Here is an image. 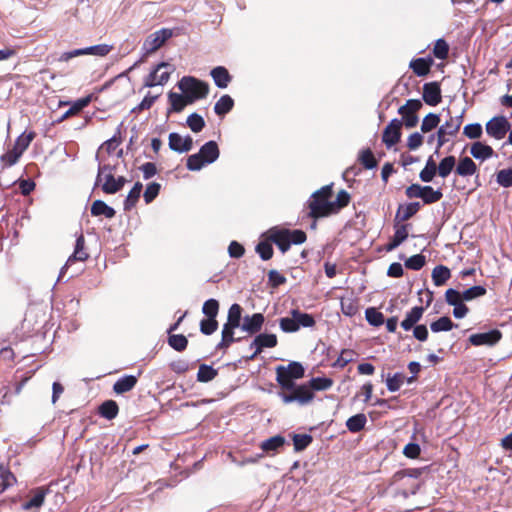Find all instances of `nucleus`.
Here are the masks:
<instances>
[{
    "label": "nucleus",
    "instance_id": "obj_7",
    "mask_svg": "<svg viewBox=\"0 0 512 512\" xmlns=\"http://www.w3.org/2000/svg\"><path fill=\"white\" fill-rule=\"evenodd\" d=\"M304 376V367L299 362H291L287 366H278L276 368V380L281 389H291L294 387V380Z\"/></svg>",
    "mask_w": 512,
    "mask_h": 512
},
{
    "label": "nucleus",
    "instance_id": "obj_29",
    "mask_svg": "<svg viewBox=\"0 0 512 512\" xmlns=\"http://www.w3.org/2000/svg\"><path fill=\"white\" fill-rule=\"evenodd\" d=\"M91 214L92 216H104L108 219H112L116 211L108 206L104 201L102 200H95L91 205Z\"/></svg>",
    "mask_w": 512,
    "mask_h": 512
},
{
    "label": "nucleus",
    "instance_id": "obj_37",
    "mask_svg": "<svg viewBox=\"0 0 512 512\" xmlns=\"http://www.w3.org/2000/svg\"><path fill=\"white\" fill-rule=\"evenodd\" d=\"M119 408L114 400H107L99 407V413L102 417L112 420L118 414Z\"/></svg>",
    "mask_w": 512,
    "mask_h": 512
},
{
    "label": "nucleus",
    "instance_id": "obj_10",
    "mask_svg": "<svg viewBox=\"0 0 512 512\" xmlns=\"http://www.w3.org/2000/svg\"><path fill=\"white\" fill-rule=\"evenodd\" d=\"M463 122V117L450 116L446 122L438 128L437 131V149L436 152L449 141V137L456 136Z\"/></svg>",
    "mask_w": 512,
    "mask_h": 512
},
{
    "label": "nucleus",
    "instance_id": "obj_42",
    "mask_svg": "<svg viewBox=\"0 0 512 512\" xmlns=\"http://www.w3.org/2000/svg\"><path fill=\"white\" fill-rule=\"evenodd\" d=\"M443 197V193L440 189L435 190L431 186H424V192L422 194V201L424 204H433L440 201Z\"/></svg>",
    "mask_w": 512,
    "mask_h": 512
},
{
    "label": "nucleus",
    "instance_id": "obj_36",
    "mask_svg": "<svg viewBox=\"0 0 512 512\" xmlns=\"http://www.w3.org/2000/svg\"><path fill=\"white\" fill-rule=\"evenodd\" d=\"M341 310L347 317H354L359 312L358 300L351 297L341 298Z\"/></svg>",
    "mask_w": 512,
    "mask_h": 512
},
{
    "label": "nucleus",
    "instance_id": "obj_62",
    "mask_svg": "<svg viewBox=\"0 0 512 512\" xmlns=\"http://www.w3.org/2000/svg\"><path fill=\"white\" fill-rule=\"evenodd\" d=\"M424 192V186H421L420 184H411L405 189V195L409 199L413 198H421L422 194Z\"/></svg>",
    "mask_w": 512,
    "mask_h": 512
},
{
    "label": "nucleus",
    "instance_id": "obj_30",
    "mask_svg": "<svg viewBox=\"0 0 512 512\" xmlns=\"http://www.w3.org/2000/svg\"><path fill=\"white\" fill-rule=\"evenodd\" d=\"M450 277V269L444 265H437L432 271V280L435 286L444 285Z\"/></svg>",
    "mask_w": 512,
    "mask_h": 512
},
{
    "label": "nucleus",
    "instance_id": "obj_39",
    "mask_svg": "<svg viewBox=\"0 0 512 512\" xmlns=\"http://www.w3.org/2000/svg\"><path fill=\"white\" fill-rule=\"evenodd\" d=\"M310 391H323L333 385V380L327 377H315L307 382Z\"/></svg>",
    "mask_w": 512,
    "mask_h": 512
},
{
    "label": "nucleus",
    "instance_id": "obj_35",
    "mask_svg": "<svg viewBox=\"0 0 512 512\" xmlns=\"http://www.w3.org/2000/svg\"><path fill=\"white\" fill-rule=\"evenodd\" d=\"M36 133L30 131L28 133H22L15 141L13 149L17 151L21 156L24 151L29 147L30 143L35 138Z\"/></svg>",
    "mask_w": 512,
    "mask_h": 512
},
{
    "label": "nucleus",
    "instance_id": "obj_22",
    "mask_svg": "<svg viewBox=\"0 0 512 512\" xmlns=\"http://www.w3.org/2000/svg\"><path fill=\"white\" fill-rule=\"evenodd\" d=\"M478 168L476 163L468 156L459 159L455 173L461 177H469L476 174Z\"/></svg>",
    "mask_w": 512,
    "mask_h": 512
},
{
    "label": "nucleus",
    "instance_id": "obj_8",
    "mask_svg": "<svg viewBox=\"0 0 512 512\" xmlns=\"http://www.w3.org/2000/svg\"><path fill=\"white\" fill-rule=\"evenodd\" d=\"M282 401L286 404L297 402L299 405H306L311 402L314 398V393L310 391L307 383L302 385H296L291 389H282L279 393Z\"/></svg>",
    "mask_w": 512,
    "mask_h": 512
},
{
    "label": "nucleus",
    "instance_id": "obj_49",
    "mask_svg": "<svg viewBox=\"0 0 512 512\" xmlns=\"http://www.w3.org/2000/svg\"><path fill=\"white\" fill-rule=\"evenodd\" d=\"M312 440L313 438L309 434H294L293 444L295 451H303L311 444Z\"/></svg>",
    "mask_w": 512,
    "mask_h": 512
},
{
    "label": "nucleus",
    "instance_id": "obj_59",
    "mask_svg": "<svg viewBox=\"0 0 512 512\" xmlns=\"http://www.w3.org/2000/svg\"><path fill=\"white\" fill-rule=\"evenodd\" d=\"M486 294V288L480 285L470 287L463 292V299L466 301L473 300L475 298L484 296Z\"/></svg>",
    "mask_w": 512,
    "mask_h": 512
},
{
    "label": "nucleus",
    "instance_id": "obj_40",
    "mask_svg": "<svg viewBox=\"0 0 512 512\" xmlns=\"http://www.w3.org/2000/svg\"><path fill=\"white\" fill-rule=\"evenodd\" d=\"M437 173V165L432 157H429L419 177L423 182H431Z\"/></svg>",
    "mask_w": 512,
    "mask_h": 512
},
{
    "label": "nucleus",
    "instance_id": "obj_58",
    "mask_svg": "<svg viewBox=\"0 0 512 512\" xmlns=\"http://www.w3.org/2000/svg\"><path fill=\"white\" fill-rule=\"evenodd\" d=\"M482 133V126L479 123L468 124L463 129V134L469 139H478Z\"/></svg>",
    "mask_w": 512,
    "mask_h": 512
},
{
    "label": "nucleus",
    "instance_id": "obj_24",
    "mask_svg": "<svg viewBox=\"0 0 512 512\" xmlns=\"http://www.w3.org/2000/svg\"><path fill=\"white\" fill-rule=\"evenodd\" d=\"M408 226L409 224L398 225L395 223V233L390 242L386 245V251H392L396 249L408 238Z\"/></svg>",
    "mask_w": 512,
    "mask_h": 512
},
{
    "label": "nucleus",
    "instance_id": "obj_53",
    "mask_svg": "<svg viewBox=\"0 0 512 512\" xmlns=\"http://www.w3.org/2000/svg\"><path fill=\"white\" fill-rule=\"evenodd\" d=\"M187 125L193 132L198 133L204 128L205 121L201 115L192 113L187 118Z\"/></svg>",
    "mask_w": 512,
    "mask_h": 512
},
{
    "label": "nucleus",
    "instance_id": "obj_27",
    "mask_svg": "<svg viewBox=\"0 0 512 512\" xmlns=\"http://www.w3.org/2000/svg\"><path fill=\"white\" fill-rule=\"evenodd\" d=\"M168 98L171 105L170 111L176 113L181 112L187 105L192 104V99L185 94L170 92Z\"/></svg>",
    "mask_w": 512,
    "mask_h": 512
},
{
    "label": "nucleus",
    "instance_id": "obj_9",
    "mask_svg": "<svg viewBox=\"0 0 512 512\" xmlns=\"http://www.w3.org/2000/svg\"><path fill=\"white\" fill-rule=\"evenodd\" d=\"M172 36L173 31L169 28H162L148 35L142 45L144 56H148L156 52Z\"/></svg>",
    "mask_w": 512,
    "mask_h": 512
},
{
    "label": "nucleus",
    "instance_id": "obj_16",
    "mask_svg": "<svg viewBox=\"0 0 512 512\" xmlns=\"http://www.w3.org/2000/svg\"><path fill=\"white\" fill-rule=\"evenodd\" d=\"M422 97L427 105H438L442 100L440 84L436 81L425 83L423 85Z\"/></svg>",
    "mask_w": 512,
    "mask_h": 512
},
{
    "label": "nucleus",
    "instance_id": "obj_5",
    "mask_svg": "<svg viewBox=\"0 0 512 512\" xmlns=\"http://www.w3.org/2000/svg\"><path fill=\"white\" fill-rule=\"evenodd\" d=\"M115 166L109 164L100 165L95 181V186L101 185V189L105 194H115L119 192L125 185L126 179L123 176L115 178Z\"/></svg>",
    "mask_w": 512,
    "mask_h": 512
},
{
    "label": "nucleus",
    "instance_id": "obj_33",
    "mask_svg": "<svg viewBox=\"0 0 512 512\" xmlns=\"http://www.w3.org/2000/svg\"><path fill=\"white\" fill-rule=\"evenodd\" d=\"M46 492H47V490H45L43 488L36 489V491L34 492V495L31 497V499L26 501L23 504V509L31 510V509L40 508L44 503Z\"/></svg>",
    "mask_w": 512,
    "mask_h": 512
},
{
    "label": "nucleus",
    "instance_id": "obj_45",
    "mask_svg": "<svg viewBox=\"0 0 512 512\" xmlns=\"http://www.w3.org/2000/svg\"><path fill=\"white\" fill-rule=\"evenodd\" d=\"M440 123V117L437 114L429 113L427 114L421 123V132L428 133L435 129Z\"/></svg>",
    "mask_w": 512,
    "mask_h": 512
},
{
    "label": "nucleus",
    "instance_id": "obj_31",
    "mask_svg": "<svg viewBox=\"0 0 512 512\" xmlns=\"http://www.w3.org/2000/svg\"><path fill=\"white\" fill-rule=\"evenodd\" d=\"M142 188H143V186H142L141 182H136L134 184V186L129 191V193L124 201V210L125 211H129L133 207H135V205L137 204V202L140 198Z\"/></svg>",
    "mask_w": 512,
    "mask_h": 512
},
{
    "label": "nucleus",
    "instance_id": "obj_15",
    "mask_svg": "<svg viewBox=\"0 0 512 512\" xmlns=\"http://www.w3.org/2000/svg\"><path fill=\"white\" fill-rule=\"evenodd\" d=\"M402 121L393 119L384 129L382 141L390 148L396 145L401 138Z\"/></svg>",
    "mask_w": 512,
    "mask_h": 512
},
{
    "label": "nucleus",
    "instance_id": "obj_28",
    "mask_svg": "<svg viewBox=\"0 0 512 512\" xmlns=\"http://www.w3.org/2000/svg\"><path fill=\"white\" fill-rule=\"evenodd\" d=\"M137 384V378L133 375H125L119 378L113 385V390L117 394H123L132 390Z\"/></svg>",
    "mask_w": 512,
    "mask_h": 512
},
{
    "label": "nucleus",
    "instance_id": "obj_54",
    "mask_svg": "<svg viewBox=\"0 0 512 512\" xmlns=\"http://www.w3.org/2000/svg\"><path fill=\"white\" fill-rule=\"evenodd\" d=\"M20 157H21V155L17 151H15L13 148L8 150L0 158L1 163H2V168H7V167L13 166L14 164H16L18 162Z\"/></svg>",
    "mask_w": 512,
    "mask_h": 512
},
{
    "label": "nucleus",
    "instance_id": "obj_1",
    "mask_svg": "<svg viewBox=\"0 0 512 512\" xmlns=\"http://www.w3.org/2000/svg\"><path fill=\"white\" fill-rule=\"evenodd\" d=\"M333 196V183L325 185L312 193L306 206L309 210L307 216L314 220L328 217L333 214L331 198Z\"/></svg>",
    "mask_w": 512,
    "mask_h": 512
},
{
    "label": "nucleus",
    "instance_id": "obj_34",
    "mask_svg": "<svg viewBox=\"0 0 512 512\" xmlns=\"http://www.w3.org/2000/svg\"><path fill=\"white\" fill-rule=\"evenodd\" d=\"M367 423L366 415L363 413L356 414L346 421L347 429L352 433H357L364 429Z\"/></svg>",
    "mask_w": 512,
    "mask_h": 512
},
{
    "label": "nucleus",
    "instance_id": "obj_25",
    "mask_svg": "<svg viewBox=\"0 0 512 512\" xmlns=\"http://www.w3.org/2000/svg\"><path fill=\"white\" fill-rule=\"evenodd\" d=\"M89 258V254L85 249V237L83 233H80L76 239L75 248L73 254L68 258L67 264H71L75 261H86Z\"/></svg>",
    "mask_w": 512,
    "mask_h": 512
},
{
    "label": "nucleus",
    "instance_id": "obj_60",
    "mask_svg": "<svg viewBox=\"0 0 512 512\" xmlns=\"http://www.w3.org/2000/svg\"><path fill=\"white\" fill-rule=\"evenodd\" d=\"M286 283V277L276 270L268 272V284L272 288H277Z\"/></svg>",
    "mask_w": 512,
    "mask_h": 512
},
{
    "label": "nucleus",
    "instance_id": "obj_57",
    "mask_svg": "<svg viewBox=\"0 0 512 512\" xmlns=\"http://www.w3.org/2000/svg\"><path fill=\"white\" fill-rule=\"evenodd\" d=\"M113 50V46L108 44H98L94 46L87 47L88 55H95L104 57L108 55Z\"/></svg>",
    "mask_w": 512,
    "mask_h": 512
},
{
    "label": "nucleus",
    "instance_id": "obj_38",
    "mask_svg": "<svg viewBox=\"0 0 512 512\" xmlns=\"http://www.w3.org/2000/svg\"><path fill=\"white\" fill-rule=\"evenodd\" d=\"M456 159L454 156H447L443 158L437 166V172L440 177L446 178L454 169Z\"/></svg>",
    "mask_w": 512,
    "mask_h": 512
},
{
    "label": "nucleus",
    "instance_id": "obj_44",
    "mask_svg": "<svg viewBox=\"0 0 512 512\" xmlns=\"http://www.w3.org/2000/svg\"><path fill=\"white\" fill-rule=\"evenodd\" d=\"M432 53H433L434 57L437 59H440V60L447 59L448 55H449L448 43L442 38L436 40L433 50H432Z\"/></svg>",
    "mask_w": 512,
    "mask_h": 512
},
{
    "label": "nucleus",
    "instance_id": "obj_19",
    "mask_svg": "<svg viewBox=\"0 0 512 512\" xmlns=\"http://www.w3.org/2000/svg\"><path fill=\"white\" fill-rule=\"evenodd\" d=\"M277 345V337L274 334H259L251 343V347H255L254 354L251 358L262 352L264 348H273Z\"/></svg>",
    "mask_w": 512,
    "mask_h": 512
},
{
    "label": "nucleus",
    "instance_id": "obj_55",
    "mask_svg": "<svg viewBox=\"0 0 512 512\" xmlns=\"http://www.w3.org/2000/svg\"><path fill=\"white\" fill-rule=\"evenodd\" d=\"M405 379L406 376L402 373H395L393 376L388 377L386 381L388 390L391 392L399 390Z\"/></svg>",
    "mask_w": 512,
    "mask_h": 512
},
{
    "label": "nucleus",
    "instance_id": "obj_50",
    "mask_svg": "<svg viewBox=\"0 0 512 512\" xmlns=\"http://www.w3.org/2000/svg\"><path fill=\"white\" fill-rule=\"evenodd\" d=\"M202 310L207 320H215L219 310V303L215 299H209L203 304Z\"/></svg>",
    "mask_w": 512,
    "mask_h": 512
},
{
    "label": "nucleus",
    "instance_id": "obj_64",
    "mask_svg": "<svg viewBox=\"0 0 512 512\" xmlns=\"http://www.w3.org/2000/svg\"><path fill=\"white\" fill-rule=\"evenodd\" d=\"M228 253L232 258H240L244 255L245 249L242 244L237 241H232L228 247Z\"/></svg>",
    "mask_w": 512,
    "mask_h": 512
},
{
    "label": "nucleus",
    "instance_id": "obj_18",
    "mask_svg": "<svg viewBox=\"0 0 512 512\" xmlns=\"http://www.w3.org/2000/svg\"><path fill=\"white\" fill-rule=\"evenodd\" d=\"M169 148L173 151L183 153L188 152L193 147V139L191 136L182 137L178 133L169 134Z\"/></svg>",
    "mask_w": 512,
    "mask_h": 512
},
{
    "label": "nucleus",
    "instance_id": "obj_48",
    "mask_svg": "<svg viewBox=\"0 0 512 512\" xmlns=\"http://www.w3.org/2000/svg\"><path fill=\"white\" fill-rule=\"evenodd\" d=\"M272 242L268 239L266 241H261L256 245V252L259 254L260 258L264 261H267L273 256V247Z\"/></svg>",
    "mask_w": 512,
    "mask_h": 512
},
{
    "label": "nucleus",
    "instance_id": "obj_43",
    "mask_svg": "<svg viewBox=\"0 0 512 512\" xmlns=\"http://www.w3.org/2000/svg\"><path fill=\"white\" fill-rule=\"evenodd\" d=\"M285 443V438L281 435L273 436L269 439H266L261 443V449L265 452L277 451L280 447H282Z\"/></svg>",
    "mask_w": 512,
    "mask_h": 512
},
{
    "label": "nucleus",
    "instance_id": "obj_63",
    "mask_svg": "<svg viewBox=\"0 0 512 512\" xmlns=\"http://www.w3.org/2000/svg\"><path fill=\"white\" fill-rule=\"evenodd\" d=\"M423 136L419 132L412 133L407 139L409 150H416L423 144Z\"/></svg>",
    "mask_w": 512,
    "mask_h": 512
},
{
    "label": "nucleus",
    "instance_id": "obj_20",
    "mask_svg": "<svg viewBox=\"0 0 512 512\" xmlns=\"http://www.w3.org/2000/svg\"><path fill=\"white\" fill-rule=\"evenodd\" d=\"M433 63L434 61L431 57L415 58L410 61L409 68L416 76L425 77L430 73Z\"/></svg>",
    "mask_w": 512,
    "mask_h": 512
},
{
    "label": "nucleus",
    "instance_id": "obj_12",
    "mask_svg": "<svg viewBox=\"0 0 512 512\" xmlns=\"http://www.w3.org/2000/svg\"><path fill=\"white\" fill-rule=\"evenodd\" d=\"M170 65L166 62L159 63L155 69L146 77L144 85L146 87H154L156 85H164L168 82L172 70H165L162 71V69L169 68Z\"/></svg>",
    "mask_w": 512,
    "mask_h": 512
},
{
    "label": "nucleus",
    "instance_id": "obj_41",
    "mask_svg": "<svg viewBox=\"0 0 512 512\" xmlns=\"http://www.w3.org/2000/svg\"><path fill=\"white\" fill-rule=\"evenodd\" d=\"M218 372L212 366L201 364L197 373V381L199 382H209L213 380L217 376Z\"/></svg>",
    "mask_w": 512,
    "mask_h": 512
},
{
    "label": "nucleus",
    "instance_id": "obj_21",
    "mask_svg": "<svg viewBox=\"0 0 512 512\" xmlns=\"http://www.w3.org/2000/svg\"><path fill=\"white\" fill-rule=\"evenodd\" d=\"M180 322H175L169 327L168 332V344L176 351H183L186 349L188 341L182 334H172L174 330L178 328Z\"/></svg>",
    "mask_w": 512,
    "mask_h": 512
},
{
    "label": "nucleus",
    "instance_id": "obj_51",
    "mask_svg": "<svg viewBox=\"0 0 512 512\" xmlns=\"http://www.w3.org/2000/svg\"><path fill=\"white\" fill-rule=\"evenodd\" d=\"M425 264L426 258L422 254L413 255L405 261V267L415 271L422 269Z\"/></svg>",
    "mask_w": 512,
    "mask_h": 512
},
{
    "label": "nucleus",
    "instance_id": "obj_26",
    "mask_svg": "<svg viewBox=\"0 0 512 512\" xmlns=\"http://www.w3.org/2000/svg\"><path fill=\"white\" fill-rule=\"evenodd\" d=\"M210 75L213 78L215 85L219 88H226L232 80L229 71L223 66L213 68Z\"/></svg>",
    "mask_w": 512,
    "mask_h": 512
},
{
    "label": "nucleus",
    "instance_id": "obj_52",
    "mask_svg": "<svg viewBox=\"0 0 512 512\" xmlns=\"http://www.w3.org/2000/svg\"><path fill=\"white\" fill-rule=\"evenodd\" d=\"M497 183L504 187H512V168L499 170L496 174Z\"/></svg>",
    "mask_w": 512,
    "mask_h": 512
},
{
    "label": "nucleus",
    "instance_id": "obj_14",
    "mask_svg": "<svg viewBox=\"0 0 512 512\" xmlns=\"http://www.w3.org/2000/svg\"><path fill=\"white\" fill-rule=\"evenodd\" d=\"M502 334L497 329L471 334L469 342L474 346H493L499 342Z\"/></svg>",
    "mask_w": 512,
    "mask_h": 512
},
{
    "label": "nucleus",
    "instance_id": "obj_46",
    "mask_svg": "<svg viewBox=\"0 0 512 512\" xmlns=\"http://www.w3.org/2000/svg\"><path fill=\"white\" fill-rule=\"evenodd\" d=\"M359 161L365 169H373L378 165L373 152L369 148L361 151Z\"/></svg>",
    "mask_w": 512,
    "mask_h": 512
},
{
    "label": "nucleus",
    "instance_id": "obj_17",
    "mask_svg": "<svg viewBox=\"0 0 512 512\" xmlns=\"http://www.w3.org/2000/svg\"><path fill=\"white\" fill-rule=\"evenodd\" d=\"M421 209L420 202H410L407 204H400L395 214L394 221L396 224L408 221L415 216Z\"/></svg>",
    "mask_w": 512,
    "mask_h": 512
},
{
    "label": "nucleus",
    "instance_id": "obj_11",
    "mask_svg": "<svg viewBox=\"0 0 512 512\" xmlns=\"http://www.w3.org/2000/svg\"><path fill=\"white\" fill-rule=\"evenodd\" d=\"M422 102L419 99H409L398 109L402 116L404 125L407 128H413L418 124L419 118L417 112L422 108Z\"/></svg>",
    "mask_w": 512,
    "mask_h": 512
},
{
    "label": "nucleus",
    "instance_id": "obj_56",
    "mask_svg": "<svg viewBox=\"0 0 512 512\" xmlns=\"http://www.w3.org/2000/svg\"><path fill=\"white\" fill-rule=\"evenodd\" d=\"M161 185L157 182H151L144 191V200L147 204L151 203L159 194Z\"/></svg>",
    "mask_w": 512,
    "mask_h": 512
},
{
    "label": "nucleus",
    "instance_id": "obj_47",
    "mask_svg": "<svg viewBox=\"0 0 512 512\" xmlns=\"http://www.w3.org/2000/svg\"><path fill=\"white\" fill-rule=\"evenodd\" d=\"M351 200L350 194L346 190H341L338 192L336 200L332 201L333 214L337 213L342 208H345L349 205Z\"/></svg>",
    "mask_w": 512,
    "mask_h": 512
},
{
    "label": "nucleus",
    "instance_id": "obj_32",
    "mask_svg": "<svg viewBox=\"0 0 512 512\" xmlns=\"http://www.w3.org/2000/svg\"><path fill=\"white\" fill-rule=\"evenodd\" d=\"M234 107V100L229 95H223L216 102L214 111L218 116H224L229 113Z\"/></svg>",
    "mask_w": 512,
    "mask_h": 512
},
{
    "label": "nucleus",
    "instance_id": "obj_6",
    "mask_svg": "<svg viewBox=\"0 0 512 512\" xmlns=\"http://www.w3.org/2000/svg\"><path fill=\"white\" fill-rule=\"evenodd\" d=\"M178 88L183 94L192 99V103L205 98L209 93V85L192 76L182 77L178 82Z\"/></svg>",
    "mask_w": 512,
    "mask_h": 512
},
{
    "label": "nucleus",
    "instance_id": "obj_23",
    "mask_svg": "<svg viewBox=\"0 0 512 512\" xmlns=\"http://www.w3.org/2000/svg\"><path fill=\"white\" fill-rule=\"evenodd\" d=\"M470 154L475 159L485 161L494 156L495 152L491 146L480 141H476L470 147Z\"/></svg>",
    "mask_w": 512,
    "mask_h": 512
},
{
    "label": "nucleus",
    "instance_id": "obj_61",
    "mask_svg": "<svg viewBox=\"0 0 512 512\" xmlns=\"http://www.w3.org/2000/svg\"><path fill=\"white\" fill-rule=\"evenodd\" d=\"M445 298L448 304L454 306L464 301L463 299V293H460L459 291L455 289H448L445 292Z\"/></svg>",
    "mask_w": 512,
    "mask_h": 512
},
{
    "label": "nucleus",
    "instance_id": "obj_2",
    "mask_svg": "<svg viewBox=\"0 0 512 512\" xmlns=\"http://www.w3.org/2000/svg\"><path fill=\"white\" fill-rule=\"evenodd\" d=\"M263 322H225L219 349L227 348L232 342L240 340L261 330Z\"/></svg>",
    "mask_w": 512,
    "mask_h": 512
},
{
    "label": "nucleus",
    "instance_id": "obj_3",
    "mask_svg": "<svg viewBox=\"0 0 512 512\" xmlns=\"http://www.w3.org/2000/svg\"><path fill=\"white\" fill-rule=\"evenodd\" d=\"M268 240L274 243L282 253L287 252L291 244L299 245L306 241L307 235L303 230H289L287 228L274 227L267 232Z\"/></svg>",
    "mask_w": 512,
    "mask_h": 512
},
{
    "label": "nucleus",
    "instance_id": "obj_13",
    "mask_svg": "<svg viewBox=\"0 0 512 512\" xmlns=\"http://www.w3.org/2000/svg\"><path fill=\"white\" fill-rule=\"evenodd\" d=\"M510 130V123L504 116L492 118L486 123V132L489 136L500 140Z\"/></svg>",
    "mask_w": 512,
    "mask_h": 512
},
{
    "label": "nucleus",
    "instance_id": "obj_4",
    "mask_svg": "<svg viewBox=\"0 0 512 512\" xmlns=\"http://www.w3.org/2000/svg\"><path fill=\"white\" fill-rule=\"evenodd\" d=\"M220 155L218 144L211 140L206 142L198 153L187 158L186 167L190 171H198L205 165L215 162Z\"/></svg>",
    "mask_w": 512,
    "mask_h": 512
}]
</instances>
